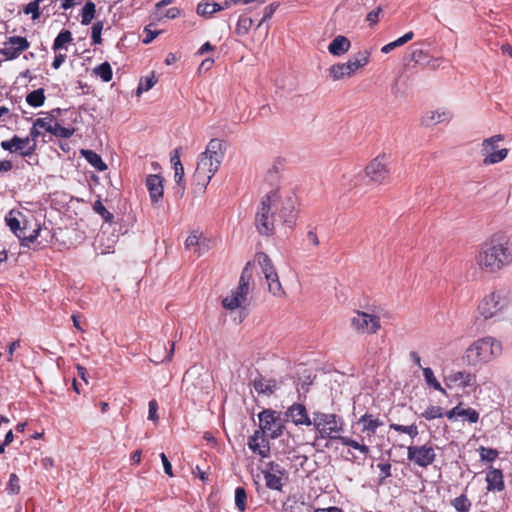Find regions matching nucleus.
Instances as JSON below:
<instances>
[{"mask_svg":"<svg viewBox=\"0 0 512 512\" xmlns=\"http://www.w3.org/2000/svg\"><path fill=\"white\" fill-rule=\"evenodd\" d=\"M263 476L265 479V484L269 489L276 490V491L282 490V487L284 485L283 477L285 475H280V474L276 475V474L268 473V474H263Z\"/></svg>","mask_w":512,"mask_h":512,"instance_id":"obj_29","label":"nucleus"},{"mask_svg":"<svg viewBox=\"0 0 512 512\" xmlns=\"http://www.w3.org/2000/svg\"><path fill=\"white\" fill-rule=\"evenodd\" d=\"M19 478L16 474L12 473L9 477L7 485V492L12 495H16L20 492Z\"/></svg>","mask_w":512,"mask_h":512,"instance_id":"obj_52","label":"nucleus"},{"mask_svg":"<svg viewBox=\"0 0 512 512\" xmlns=\"http://www.w3.org/2000/svg\"><path fill=\"white\" fill-rule=\"evenodd\" d=\"M452 505L459 512H467L470 509L471 502L462 494L452 501Z\"/></svg>","mask_w":512,"mask_h":512,"instance_id":"obj_45","label":"nucleus"},{"mask_svg":"<svg viewBox=\"0 0 512 512\" xmlns=\"http://www.w3.org/2000/svg\"><path fill=\"white\" fill-rule=\"evenodd\" d=\"M95 14V4L91 1H88L81 12V22L82 24H89L94 18Z\"/></svg>","mask_w":512,"mask_h":512,"instance_id":"obj_41","label":"nucleus"},{"mask_svg":"<svg viewBox=\"0 0 512 512\" xmlns=\"http://www.w3.org/2000/svg\"><path fill=\"white\" fill-rule=\"evenodd\" d=\"M250 278L251 270L248 263L242 271L238 287L232 290L231 293L225 298H223L222 305L224 308L228 310H234L241 308L243 304L246 303Z\"/></svg>","mask_w":512,"mask_h":512,"instance_id":"obj_8","label":"nucleus"},{"mask_svg":"<svg viewBox=\"0 0 512 512\" xmlns=\"http://www.w3.org/2000/svg\"><path fill=\"white\" fill-rule=\"evenodd\" d=\"M422 371H423V376H424L425 382L428 386L441 392L442 394H446L445 389L441 386L439 381L436 379L431 368H429V367L422 368Z\"/></svg>","mask_w":512,"mask_h":512,"instance_id":"obj_31","label":"nucleus"},{"mask_svg":"<svg viewBox=\"0 0 512 512\" xmlns=\"http://www.w3.org/2000/svg\"><path fill=\"white\" fill-rule=\"evenodd\" d=\"M55 122L56 121H55L54 117L52 115H48L43 118H37L34 121V126H38L39 128H42L45 131L51 133Z\"/></svg>","mask_w":512,"mask_h":512,"instance_id":"obj_44","label":"nucleus"},{"mask_svg":"<svg viewBox=\"0 0 512 512\" xmlns=\"http://www.w3.org/2000/svg\"><path fill=\"white\" fill-rule=\"evenodd\" d=\"M329 77L333 81H338L346 77H352L353 73L350 71L347 62L346 63H337L332 65L328 69Z\"/></svg>","mask_w":512,"mask_h":512,"instance_id":"obj_27","label":"nucleus"},{"mask_svg":"<svg viewBox=\"0 0 512 512\" xmlns=\"http://www.w3.org/2000/svg\"><path fill=\"white\" fill-rule=\"evenodd\" d=\"M320 437L323 439L338 440L343 431L344 422L341 417L332 413H313V423Z\"/></svg>","mask_w":512,"mask_h":512,"instance_id":"obj_7","label":"nucleus"},{"mask_svg":"<svg viewBox=\"0 0 512 512\" xmlns=\"http://www.w3.org/2000/svg\"><path fill=\"white\" fill-rule=\"evenodd\" d=\"M510 304L509 292L497 289L485 295L477 307L478 316L484 320L498 317Z\"/></svg>","mask_w":512,"mask_h":512,"instance_id":"obj_6","label":"nucleus"},{"mask_svg":"<svg viewBox=\"0 0 512 512\" xmlns=\"http://www.w3.org/2000/svg\"><path fill=\"white\" fill-rule=\"evenodd\" d=\"M359 178L360 172L346 174L343 176L342 185L344 186V188L350 190L358 185Z\"/></svg>","mask_w":512,"mask_h":512,"instance_id":"obj_50","label":"nucleus"},{"mask_svg":"<svg viewBox=\"0 0 512 512\" xmlns=\"http://www.w3.org/2000/svg\"><path fill=\"white\" fill-rule=\"evenodd\" d=\"M487 489L500 492L504 489L503 474L500 469L491 468L486 474Z\"/></svg>","mask_w":512,"mask_h":512,"instance_id":"obj_24","label":"nucleus"},{"mask_svg":"<svg viewBox=\"0 0 512 512\" xmlns=\"http://www.w3.org/2000/svg\"><path fill=\"white\" fill-rule=\"evenodd\" d=\"M161 461L163 463L164 471L167 475L173 476L172 465L164 453L160 454Z\"/></svg>","mask_w":512,"mask_h":512,"instance_id":"obj_61","label":"nucleus"},{"mask_svg":"<svg viewBox=\"0 0 512 512\" xmlns=\"http://www.w3.org/2000/svg\"><path fill=\"white\" fill-rule=\"evenodd\" d=\"M262 473L263 474L272 473V474H276V475L277 474L285 475L286 471L280 464L271 461V462L266 463L265 468L262 470Z\"/></svg>","mask_w":512,"mask_h":512,"instance_id":"obj_51","label":"nucleus"},{"mask_svg":"<svg viewBox=\"0 0 512 512\" xmlns=\"http://www.w3.org/2000/svg\"><path fill=\"white\" fill-rule=\"evenodd\" d=\"M174 169V180L177 183V185L182 186L184 181V167L183 165L173 167Z\"/></svg>","mask_w":512,"mask_h":512,"instance_id":"obj_58","label":"nucleus"},{"mask_svg":"<svg viewBox=\"0 0 512 512\" xmlns=\"http://www.w3.org/2000/svg\"><path fill=\"white\" fill-rule=\"evenodd\" d=\"M219 10H221V6L215 2L199 3L197 5V13L204 17H210Z\"/></svg>","mask_w":512,"mask_h":512,"instance_id":"obj_38","label":"nucleus"},{"mask_svg":"<svg viewBox=\"0 0 512 512\" xmlns=\"http://www.w3.org/2000/svg\"><path fill=\"white\" fill-rule=\"evenodd\" d=\"M248 447L256 454L263 458L269 456L270 447L264 436L260 434V431H255L254 434L249 437Z\"/></svg>","mask_w":512,"mask_h":512,"instance_id":"obj_21","label":"nucleus"},{"mask_svg":"<svg viewBox=\"0 0 512 512\" xmlns=\"http://www.w3.org/2000/svg\"><path fill=\"white\" fill-rule=\"evenodd\" d=\"M338 440L341 442L342 445L351 447L355 450H358L360 453H362L364 455H368L370 452V449L367 445H365L363 443H359L358 441H356L352 438H349L346 436H340V438Z\"/></svg>","mask_w":512,"mask_h":512,"instance_id":"obj_35","label":"nucleus"},{"mask_svg":"<svg viewBox=\"0 0 512 512\" xmlns=\"http://www.w3.org/2000/svg\"><path fill=\"white\" fill-rule=\"evenodd\" d=\"M258 418L260 434L271 439H276L282 435L285 424L279 412L266 409L259 413Z\"/></svg>","mask_w":512,"mask_h":512,"instance_id":"obj_9","label":"nucleus"},{"mask_svg":"<svg viewBox=\"0 0 512 512\" xmlns=\"http://www.w3.org/2000/svg\"><path fill=\"white\" fill-rule=\"evenodd\" d=\"M452 118V113L446 109H440L435 111H428L423 116V123L426 126L437 125L442 122L449 121Z\"/></svg>","mask_w":512,"mask_h":512,"instance_id":"obj_23","label":"nucleus"},{"mask_svg":"<svg viewBox=\"0 0 512 512\" xmlns=\"http://www.w3.org/2000/svg\"><path fill=\"white\" fill-rule=\"evenodd\" d=\"M93 73L104 82H109L112 79V68L108 62H104L96 66L93 69Z\"/></svg>","mask_w":512,"mask_h":512,"instance_id":"obj_36","label":"nucleus"},{"mask_svg":"<svg viewBox=\"0 0 512 512\" xmlns=\"http://www.w3.org/2000/svg\"><path fill=\"white\" fill-rule=\"evenodd\" d=\"M82 156L86 161L98 171H104L107 169V165L102 160L101 156L92 150H82Z\"/></svg>","mask_w":512,"mask_h":512,"instance_id":"obj_28","label":"nucleus"},{"mask_svg":"<svg viewBox=\"0 0 512 512\" xmlns=\"http://www.w3.org/2000/svg\"><path fill=\"white\" fill-rule=\"evenodd\" d=\"M180 15V9L177 7H171L167 10L163 9L162 15H157L158 18L166 17L168 19H175Z\"/></svg>","mask_w":512,"mask_h":512,"instance_id":"obj_57","label":"nucleus"},{"mask_svg":"<svg viewBox=\"0 0 512 512\" xmlns=\"http://www.w3.org/2000/svg\"><path fill=\"white\" fill-rule=\"evenodd\" d=\"M297 197L290 189H277L262 197L255 214V226L263 236L274 233L277 219L292 228L296 221Z\"/></svg>","mask_w":512,"mask_h":512,"instance_id":"obj_1","label":"nucleus"},{"mask_svg":"<svg viewBox=\"0 0 512 512\" xmlns=\"http://www.w3.org/2000/svg\"><path fill=\"white\" fill-rule=\"evenodd\" d=\"M149 410H148V419L156 422L158 420L157 416V410H158V404L156 400H150L148 404Z\"/></svg>","mask_w":512,"mask_h":512,"instance_id":"obj_55","label":"nucleus"},{"mask_svg":"<svg viewBox=\"0 0 512 512\" xmlns=\"http://www.w3.org/2000/svg\"><path fill=\"white\" fill-rule=\"evenodd\" d=\"M475 261L489 273H497L512 265V238L504 233L493 234L479 246Z\"/></svg>","mask_w":512,"mask_h":512,"instance_id":"obj_2","label":"nucleus"},{"mask_svg":"<svg viewBox=\"0 0 512 512\" xmlns=\"http://www.w3.org/2000/svg\"><path fill=\"white\" fill-rule=\"evenodd\" d=\"M389 427L392 430L409 435L412 439L417 437L419 434L418 427L416 424H411V425L405 426V425H400V424H396V423H391L389 425Z\"/></svg>","mask_w":512,"mask_h":512,"instance_id":"obj_40","label":"nucleus"},{"mask_svg":"<svg viewBox=\"0 0 512 512\" xmlns=\"http://www.w3.org/2000/svg\"><path fill=\"white\" fill-rule=\"evenodd\" d=\"M75 133L72 127H63L58 122H55L51 134L60 138H70Z\"/></svg>","mask_w":512,"mask_h":512,"instance_id":"obj_42","label":"nucleus"},{"mask_svg":"<svg viewBox=\"0 0 512 512\" xmlns=\"http://www.w3.org/2000/svg\"><path fill=\"white\" fill-rule=\"evenodd\" d=\"M421 417L426 420H433L443 417V409L440 406H430L422 414Z\"/></svg>","mask_w":512,"mask_h":512,"instance_id":"obj_47","label":"nucleus"},{"mask_svg":"<svg viewBox=\"0 0 512 512\" xmlns=\"http://www.w3.org/2000/svg\"><path fill=\"white\" fill-rule=\"evenodd\" d=\"M351 47V42L348 38L343 35H338L332 40L328 46V51L333 56H341L348 52Z\"/></svg>","mask_w":512,"mask_h":512,"instance_id":"obj_25","label":"nucleus"},{"mask_svg":"<svg viewBox=\"0 0 512 512\" xmlns=\"http://www.w3.org/2000/svg\"><path fill=\"white\" fill-rule=\"evenodd\" d=\"M45 94L42 88L33 90L26 96V102L32 107H40L44 104Z\"/></svg>","mask_w":512,"mask_h":512,"instance_id":"obj_33","label":"nucleus"},{"mask_svg":"<svg viewBox=\"0 0 512 512\" xmlns=\"http://www.w3.org/2000/svg\"><path fill=\"white\" fill-rule=\"evenodd\" d=\"M458 417L466 418L469 423H476L479 420V413L472 408H461L459 405V414Z\"/></svg>","mask_w":512,"mask_h":512,"instance_id":"obj_49","label":"nucleus"},{"mask_svg":"<svg viewBox=\"0 0 512 512\" xmlns=\"http://www.w3.org/2000/svg\"><path fill=\"white\" fill-rule=\"evenodd\" d=\"M257 261L261 267L262 273L265 276H271L272 273H274L276 270L272 264L271 259L268 257L265 253H258L257 254Z\"/></svg>","mask_w":512,"mask_h":512,"instance_id":"obj_32","label":"nucleus"},{"mask_svg":"<svg viewBox=\"0 0 512 512\" xmlns=\"http://www.w3.org/2000/svg\"><path fill=\"white\" fill-rule=\"evenodd\" d=\"M357 424L362 425V432L371 437L383 425V422L372 414L366 413L358 419Z\"/></svg>","mask_w":512,"mask_h":512,"instance_id":"obj_22","label":"nucleus"},{"mask_svg":"<svg viewBox=\"0 0 512 512\" xmlns=\"http://www.w3.org/2000/svg\"><path fill=\"white\" fill-rule=\"evenodd\" d=\"M214 60L212 58H206L204 59L201 64L199 65L198 71L199 72H206L210 70L213 66Z\"/></svg>","mask_w":512,"mask_h":512,"instance_id":"obj_63","label":"nucleus"},{"mask_svg":"<svg viewBox=\"0 0 512 512\" xmlns=\"http://www.w3.org/2000/svg\"><path fill=\"white\" fill-rule=\"evenodd\" d=\"M365 175L372 182L379 184L383 183L389 175L387 157L385 155H380L373 159L366 166Z\"/></svg>","mask_w":512,"mask_h":512,"instance_id":"obj_14","label":"nucleus"},{"mask_svg":"<svg viewBox=\"0 0 512 512\" xmlns=\"http://www.w3.org/2000/svg\"><path fill=\"white\" fill-rule=\"evenodd\" d=\"M306 241L309 244L313 245V246H318L320 244V241H319V238L317 236L315 228H310L307 231V233H306Z\"/></svg>","mask_w":512,"mask_h":512,"instance_id":"obj_56","label":"nucleus"},{"mask_svg":"<svg viewBox=\"0 0 512 512\" xmlns=\"http://www.w3.org/2000/svg\"><path fill=\"white\" fill-rule=\"evenodd\" d=\"M157 81L158 79L154 72H152L149 76L141 78L137 88V95L150 90L157 83Z\"/></svg>","mask_w":512,"mask_h":512,"instance_id":"obj_39","label":"nucleus"},{"mask_svg":"<svg viewBox=\"0 0 512 512\" xmlns=\"http://www.w3.org/2000/svg\"><path fill=\"white\" fill-rule=\"evenodd\" d=\"M498 456V451L492 448H480V457L483 461L492 462Z\"/></svg>","mask_w":512,"mask_h":512,"instance_id":"obj_53","label":"nucleus"},{"mask_svg":"<svg viewBox=\"0 0 512 512\" xmlns=\"http://www.w3.org/2000/svg\"><path fill=\"white\" fill-rule=\"evenodd\" d=\"M211 244L212 242L209 238L197 231L192 232L185 241L186 249L198 257L209 251Z\"/></svg>","mask_w":512,"mask_h":512,"instance_id":"obj_16","label":"nucleus"},{"mask_svg":"<svg viewBox=\"0 0 512 512\" xmlns=\"http://www.w3.org/2000/svg\"><path fill=\"white\" fill-rule=\"evenodd\" d=\"M81 3L82 0H61V8L64 10H68L76 5H80Z\"/></svg>","mask_w":512,"mask_h":512,"instance_id":"obj_64","label":"nucleus"},{"mask_svg":"<svg viewBox=\"0 0 512 512\" xmlns=\"http://www.w3.org/2000/svg\"><path fill=\"white\" fill-rule=\"evenodd\" d=\"M370 52L368 50H362L352 55L347 61L348 67L353 75L361 68L365 67L369 63Z\"/></svg>","mask_w":512,"mask_h":512,"instance_id":"obj_26","label":"nucleus"},{"mask_svg":"<svg viewBox=\"0 0 512 512\" xmlns=\"http://www.w3.org/2000/svg\"><path fill=\"white\" fill-rule=\"evenodd\" d=\"M1 148L10 153H19L23 157L31 156L36 150L35 142L31 143L29 137L21 138L14 135L10 140H4L0 144Z\"/></svg>","mask_w":512,"mask_h":512,"instance_id":"obj_13","label":"nucleus"},{"mask_svg":"<svg viewBox=\"0 0 512 512\" xmlns=\"http://www.w3.org/2000/svg\"><path fill=\"white\" fill-rule=\"evenodd\" d=\"M265 279L268 284V290L273 295L281 296L284 293L276 271L272 273L271 276H265Z\"/></svg>","mask_w":512,"mask_h":512,"instance_id":"obj_30","label":"nucleus"},{"mask_svg":"<svg viewBox=\"0 0 512 512\" xmlns=\"http://www.w3.org/2000/svg\"><path fill=\"white\" fill-rule=\"evenodd\" d=\"M502 352L501 343L493 337L474 341L465 351L463 360L471 366L487 363Z\"/></svg>","mask_w":512,"mask_h":512,"instance_id":"obj_5","label":"nucleus"},{"mask_svg":"<svg viewBox=\"0 0 512 512\" xmlns=\"http://www.w3.org/2000/svg\"><path fill=\"white\" fill-rule=\"evenodd\" d=\"M501 134L486 138L482 142L481 154L484 156L483 164L492 165L502 162L508 156V149H498L499 142L503 141Z\"/></svg>","mask_w":512,"mask_h":512,"instance_id":"obj_10","label":"nucleus"},{"mask_svg":"<svg viewBox=\"0 0 512 512\" xmlns=\"http://www.w3.org/2000/svg\"><path fill=\"white\" fill-rule=\"evenodd\" d=\"M407 459L419 467L426 468L433 464L436 459V453L434 448L427 444L409 446L407 448Z\"/></svg>","mask_w":512,"mask_h":512,"instance_id":"obj_12","label":"nucleus"},{"mask_svg":"<svg viewBox=\"0 0 512 512\" xmlns=\"http://www.w3.org/2000/svg\"><path fill=\"white\" fill-rule=\"evenodd\" d=\"M93 210L97 214H99L105 222H112L113 220V214L110 213L105 206L102 204L100 200H97L93 204Z\"/></svg>","mask_w":512,"mask_h":512,"instance_id":"obj_46","label":"nucleus"},{"mask_svg":"<svg viewBox=\"0 0 512 512\" xmlns=\"http://www.w3.org/2000/svg\"><path fill=\"white\" fill-rule=\"evenodd\" d=\"M33 215L27 211L11 210L5 217L7 226L13 234L20 240L21 245L29 247L39 236L41 226L38 223L32 225Z\"/></svg>","mask_w":512,"mask_h":512,"instance_id":"obj_4","label":"nucleus"},{"mask_svg":"<svg viewBox=\"0 0 512 512\" xmlns=\"http://www.w3.org/2000/svg\"><path fill=\"white\" fill-rule=\"evenodd\" d=\"M57 52L58 53L55 55L54 60L52 62V67L54 69H59L66 59V54L61 53L60 51Z\"/></svg>","mask_w":512,"mask_h":512,"instance_id":"obj_60","label":"nucleus"},{"mask_svg":"<svg viewBox=\"0 0 512 512\" xmlns=\"http://www.w3.org/2000/svg\"><path fill=\"white\" fill-rule=\"evenodd\" d=\"M253 386H254V389L259 394H266V395L272 394L275 389V383H273L270 380H265L262 378L254 380Z\"/></svg>","mask_w":512,"mask_h":512,"instance_id":"obj_34","label":"nucleus"},{"mask_svg":"<svg viewBox=\"0 0 512 512\" xmlns=\"http://www.w3.org/2000/svg\"><path fill=\"white\" fill-rule=\"evenodd\" d=\"M286 416L292 420L295 425L310 426L313 419H310L307 410L302 404H293L286 411Z\"/></svg>","mask_w":512,"mask_h":512,"instance_id":"obj_20","label":"nucleus"},{"mask_svg":"<svg viewBox=\"0 0 512 512\" xmlns=\"http://www.w3.org/2000/svg\"><path fill=\"white\" fill-rule=\"evenodd\" d=\"M72 41L71 34H58L56 37L53 49L55 51H61L62 49H66V45Z\"/></svg>","mask_w":512,"mask_h":512,"instance_id":"obj_48","label":"nucleus"},{"mask_svg":"<svg viewBox=\"0 0 512 512\" xmlns=\"http://www.w3.org/2000/svg\"><path fill=\"white\" fill-rule=\"evenodd\" d=\"M247 493L243 487H237L235 489V505L240 512L246 509Z\"/></svg>","mask_w":512,"mask_h":512,"instance_id":"obj_43","label":"nucleus"},{"mask_svg":"<svg viewBox=\"0 0 512 512\" xmlns=\"http://www.w3.org/2000/svg\"><path fill=\"white\" fill-rule=\"evenodd\" d=\"M175 0H161L159 1L156 5H155V14L156 15H162L163 14V9L174 3Z\"/></svg>","mask_w":512,"mask_h":512,"instance_id":"obj_62","label":"nucleus"},{"mask_svg":"<svg viewBox=\"0 0 512 512\" xmlns=\"http://www.w3.org/2000/svg\"><path fill=\"white\" fill-rule=\"evenodd\" d=\"M377 467L381 472V479H385L391 475V465L388 462L378 463Z\"/></svg>","mask_w":512,"mask_h":512,"instance_id":"obj_59","label":"nucleus"},{"mask_svg":"<svg viewBox=\"0 0 512 512\" xmlns=\"http://www.w3.org/2000/svg\"><path fill=\"white\" fill-rule=\"evenodd\" d=\"M163 177L158 174H150L146 177V187L149 191V196L153 204L158 203L164 193Z\"/></svg>","mask_w":512,"mask_h":512,"instance_id":"obj_19","label":"nucleus"},{"mask_svg":"<svg viewBox=\"0 0 512 512\" xmlns=\"http://www.w3.org/2000/svg\"><path fill=\"white\" fill-rule=\"evenodd\" d=\"M25 14H31L32 19H37L40 16V10H39V4L35 2L34 0L30 3H28L24 8Z\"/></svg>","mask_w":512,"mask_h":512,"instance_id":"obj_54","label":"nucleus"},{"mask_svg":"<svg viewBox=\"0 0 512 512\" xmlns=\"http://www.w3.org/2000/svg\"><path fill=\"white\" fill-rule=\"evenodd\" d=\"M414 34H403L400 38H398L395 41H392L386 45H384L381 49V51L385 54L390 53L392 50L396 49L397 47L403 46L409 41L412 40Z\"/></svg>","mask_w":512,"mask_h":512,"instance_id":"obj_37","label":"nucleus"},{"mask_svg":"<svg viewBox=\"0 0 512 512\" xmlns=\"http://www.w3.org/2000/svg\"><path fill=\"white\" fill-rule=\"evenodd\" d=\"M224 158L223 142L211 139L206 150L199 155L194 179L198 185L206 188L214 174L218 171Z\"/></svg>","mask_w":512,"mask_h":512,"instance_id":"obj_3","label":"nucleus"},{"mask_svg":"<svg viewBox=\"0 0 512 512\" xmlns=\"http://www.w3.org/2000/svg\"><path fill=\"white\" fill-rule=\"evenodd\" d=\"M174 352V343L171 344L170 349H167L166 343L163 341H156L150 346V360L156 364H160L172 359Z\"/></svg>","mask_w":512,"mask_h":512,"instance_id":"obj_18","label":"nucleus"},{"mask_svg":"<svg viewBox=\"0 0 512 512\" xmlns=\"http://www.w3.org/2000/svg\"><path fill=\"white\" fill-rule=\"evenodd\" d=\"M351 327L361 334H374L380 327V319L378 316L366 312L357 311L350 319Z\"/></svg>","mask_w":512,"mask_h":512,"instance_id":"obj_11","label":"nucleus"},{"mask_svg":"<svg viewBox=\"0 0 512 512\" xmlns=\"http://www.w3.org/2000/svg\"><path fill=\"white\" fill-rule=\"evenodd\" d=\"M445 385L452 388H467L476 384V376L467 371H451L444 377Z\"/></svg>","mask_w":512,"mask_h":512,"instance_id":"obj_15","label":"nucleus"},{"mask_svg":"<svg viewBox=\"0 0 512 512\" xmlns=\"http://www.w3.org/2000/svg\"><path fill=\"white\" fill-rule=\"evenodd\" d=\"M28 47L29 43L26 38L14 36L4 42V46L0 48V53L3 54L6 59H15Z\"/></svg>","mask_w":512,"mask_h":512,"instance_id":"obj_17","label":"nucleus"}]
</instances>
